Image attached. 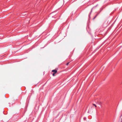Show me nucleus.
Here are the masks:
<instances>
[{"mask_svg": "<svg viewBox=\"0 0 122 122\" xmlns=\"http://www.w3.org/2000/svg\"><path fill=\"white\" fill-rule=\"evenodd\" d=\"M52 71L53 72H54V73L52 74V75L53 76H55V74L57 72V70H53Z\"/></svg>", "mask_w": 122, "mask_h": 122, "instance_id": "1", "label": "nucleus"}, {"mask_svg": "<svg viewBox=\"0 0 122 122\" xmlns=\"http://www.w3.org/2000/svg\"><path fill=\"white\" fill-rule=\"evenodd\" d=\"M93 105H94V106L95 107H97V106L95 104H93Z\"/></svg>", "mask_w": 122, "mask_h": 122, "instance_id": "2", "label": "nucleus"}, {"mask_svg": "<svg viewBox=\"0 0 122 122\" xmlns=\"http://www.w3.org/2000/svg\"><path fill=\"white\" fill-rule=\"evenodd\" d=\"M69 62H68V63H67L66 64V65H67V66L68 65V64H69Z\"/></svg>", "mask_w": 122, "mask_h": 122, "instance_id": "3", "label": "nucleus"}, {"mask_svg": "<svg viewBox=\"0 0 122 122\" xmlns=\"http://www.w3.org/2000/svg\"><path fill=\"white\" fill-rule=\"evenodd\" d=\"M85 119H86V118H84V120H85Z\"/></svg>", "mask_w": 122, "mask_h": 122, "instance_id": "4", "label": "nucleus"}, {"mask_svg": "<svg viewBox=\"0 0 122 122\" xmlns=\"http://www.w3.org/2000/svg\"><path fill=\"white\" fill-rule=\"evenodd\" d=\"M95 17L94 18V19L95 18Z\"/></svg>", "mask_w": 122, "mask_h": 122, "instance_id": "5", "label": "nucleus"}]
</instances>
